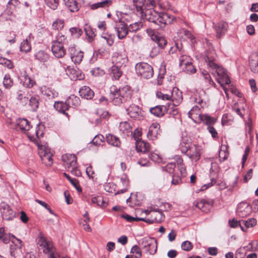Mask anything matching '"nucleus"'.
I'll return each mask as SVG.
<instances>
[{
	"mask_svg": "<svg viewBox=\"0 0 258 258\" xmlns=\"http://www.w3.org/2000/svg\"><path fill=\"white\" fill-rule=\"evenodd\" d=\"M175 166L176 165L175 163H169L164 167V170L169 173H172L174 170Z\"/></svg>",
	"mask_w": 258,
	"mask_h": 258,
	"instance_id": "nucleus-64",
	"label": "nucleus"
},
{
	"mask_svg": "<svg viewBox=\"0 0 258 258\" xmlns=\"http://www.w3.org/2000/svg\"><path fill=\"white\" fill-rule=\"evenodd\" d=\"M81 104V100L79 97L71 95L66 101L55 102L54 104V108L59 112L65 115L68 118L70 117V112L72 108L79 106Z\"/></svg>",
	"mask_w": 258,
	"mask_h": 258,
	"instance_id": "nucleus-3",
	"label": "nucleus"
},
{
	"mask_svg": "<svg viewBox=\"0 0 258 258\" xmlns=\"http://www.w3.org/2000/svg\"><path fill=\"white\" fill-rule=\"evenodd\" d=\"M31 46L30 43L28 42V39L26 38L21 44L20 51L27 53L30 51Z\"/></svg>",
	"mask_w": 258,
	"mask_h": 258,
	"instance_id": "nucleus-47",
	"label": "nucleus"
},
{
	"mask_svg": "<svg viewBox=\"0 0 258 258\" xmlns=\"http://www.w3.org/2000/svg\"><path fill=\"white\" fill-rule=\"evenodd\" d=\"M251 211V206L247 203H240L238 205L236 210L237 215L240 217H245L248 216Z\"/></svg>",
	"mask_w": 258,
	"mask_h": 258,
	"instance_id": "nucleus-16",
	"label": "nucleus"
},
{
	"mask_svg": "<svg viewBox=\"0 0 258 258\" xmlns=\"http://www.w3.org/2000/svg\"><path fill=\"white\" fill-rule=\"evenodd\" d=\"M15 239V241H13V242L15 244V247H16L14 250H12L13 248L11 249V254L14 257L17 256L21 253V248L22 247L23 244L22 241L16 238L14 235L11 234H6L3 236H0V239L5 243H8L11 240V238Z\"/></svg>",
	"mask_w": 258,
	"mask_h": 258,
	"instance_id": "nucleus-8",
	"label": "nucleus"
},
{
	"mask_svg": "<svg viewBox=\"0 0 258 258\" xmlns=\"http://www.w3.org/2000/svg\"><path fill=\"white\" fill-rule=\"evenodd\" d=\"M122 217L124 218L127 222H133L134 221H144L145 220V218H138V217H133L129 215L125 214V215H122Z\"/></svg>",
	"mask_w": 258,
	"mask_h": 258,
	"instance_id": "nucleus-57",
	"label": "nucleus"
},
{
	"mask_svg": "<svg viewBox=\"0 0 258 258\" xmlns=\"http://www.w3.org/2000/svg\"><path fill=\"white\" fill-rule=\"evenodd\" d=\"M136 149L138 152H142L146 153L149 151L150 149V145L148 143L144 141L138 140L136 143Z\"/></svg>",
	"mask_w": 258,
	"mask_h": 258,
	"instance_id": "nucleus-29",
	"label": "nucleus"
},
{
	"mask_svg": "<svg viewBox=\"0 0 258 258\" xmlns=\"http://www.w3.org/2000/svg\"><path fill=\"white\" fill-rule=\"evenodd\" d=\"M180 33L183 34L187 38L190 39L192 43H194L195 37L189 31L183 28L180 30Z\"/></svg>",
	"mask_w": 258,
	"mask_h": 258,
	"instance_id": "nucleus-58",
	"label": "nucleus"
},
{
	"mask_svg": "<svg viewBox=\"0 0 258 258\" xmlns=\"http://www.w3.org/2000/svg\"><path fill=\"white\" fill-rule=\"evenodd\" d=\"M112 3L110 0H105L103 2L94 4L91 5V9L92 10H96L99 8H106L109 7Z\"/></svg>",
	"mask_w": 258,
	"mask_h": 258,
	"instance_id": "nucleus-39",
	"label": "nucleus"
},
{
	"mask_svg": "<svg viewBox=\"0 0 258 258\" xmlns=\"http://www.w3.org/2000/svg\"><path fill=\"white\" fill-rule=\"evenodd\" d=\"M70 31L72 35L75 36L76 37H79L83 33L82 29L77 27L71 28L70 29Z\"/></svg>",
	"mask_w": 258,
	"mask_h": 258,
	"instance_id": "nucleus-61",
	"label": "nucleus"
},
{
	"mask_svg": "<svg viewBox=\"0 0 258 258\" xmlns=\"http://www.w3.org/2000/svg\"><path fill=\"white\" fill-rule=\"evenodd\" d=\"M46 5L50 9L55 10L59 5L58 0H44Z\"/></svg>",
	"mask_w": 258,
	"mask_h": 258,
	"instance_id": "nucleus-50",
	"label": "nucleus"
},
{
	"mask_svg": "<svg viewBox=\"0 0 258 258\" xmlns=\"http://www.w3.org/2000/svg\"><path fill=\"white\" fill-rule=\"evenodd\" d=\"M185 152L187 155L192 160L198 161L200 158L199 149L195 145L189 147L188 146L185 147Z\"/></svg>",
	"mask_w": 258,
	"mask_h": 258,
	"instance_id": "nucleus-17",
	"label": "nucleus"
},
{
	"mask_svg": "<svg viewBox=\"0 0 258 258\" xmlns=\"http://www.w3.org/2000/svg\"><path fill=\"white\" fill-rule=\"evenodd\" d=\"M119 129L120 132L126 135H128L129 133H132V127L127 121L120 122Z\"/></svg>",
	"mask_w": 258,
	"mask_h": 258,
	"instance_id": "nucleus-36",
	"label": "nucleus"
},
{
	"mask_svg": "<svg viewBox=\"0 0 258 258\" xmlns=\"http://www.w3.org/2000/svg\"><path fill=\"white\" fill-rule=\"evenodd\" d=\"M202 75L204 78V79L207 81L209 84L212 86H213L214 87L216 86L215 83L213 82V81L212 80L211 76L210 74L205 72H202Z\"/></svg>",
	"mask_w": 258,
	"mask_h": 258,
	"instance_id": "nucleus-62",
	"label": "nucleus"
},
{
	"mask_svg": "<svg viewBox=\"0 0 258 258\" xmlns=\"http://www.w3.org/2000/svg\"><path fill=\"white\" fill-rule=\"evenodd\" d=\"M96 115L100 117V118L96 119V123H99L101 122V118H107L109 116L108 112L102 109H98L96 111Z\"/></svg>",
	"mask_w": 258,
	"mask_h": 258,
	"instance_id": "nucleus-41",
	"label": "nucleus"
},
{
	"mask_svg": "<svg viewBox=\"0 0 258 258\" xmlns=\"http://www.w3.org/2000/svg\"><path fill=\"white\" fill-rule=\"evenodd\" d=\"M121 67L117 66H113L110 70L109 75L113 80H117L122 75Z\"/></svg>",
	"mask_w": 258,
	"mask_h": 258,
	"instance_id": "nucleus-30",
	"label": "nucleus"
},
{
	"mask_svg": "<svg viewBox=\"0 0 258 258\" xmlns=\"http://www.w3.org/2000/svg\"><path fill=\"white\" fill-rule=\"evenodd\" d=\"M110 99L115 105H119L130 100L132 97V92L128 86L120 89L112 85L110 88Z\"/></svg>",
	"mask_w": 258,
	"mask_h": 258,
	"instance_id": "nucleus-1",
	"label": "nucleus"
},
{
	"mask_svg": "<svg viewBox=\"0 0 258 258\" xmlns=\"http://www.w3.org/2000/svg\"><path fill=\"white\" fill-rule=\"evenodd\" d=\"M207 63L211 69V73L214 76L217 77V81L222 87L227 97H228V89L225 87L224 84L228 85L231 81L226 71L212 60H209Z\"/></svg>",
	"mask_w": 258,
	"mask_h": 258,
	"instance_id": "nucleus-2",
	"label": "nucleus"
},
{
	"mask_svg": "<svg viewBox=\"0 0 258 258\" xmlns=\"http://www.w3.org/2000/svg\"><path fill=\"white\" fill-rule=\"evenodd\" d=\"M170 97V100L176 104H179L182 101V92L176 87L172 89Z\"/></svg>",
	"mask_w": 258,
	"mask_h": 258,
	"instance_id": "nucleus-26",
	"label": "nucleus"
},
{
	"mask_svg": "<svg viewBox=\"0 0 258 258\" xmlns=\"http://www.w3.org/2000/svg\"><path fill=\"white\" fill-rule=\"evenodd\" d=\"M179 66L183 71L187 74L195 73L196 69L192 65L190 58L186 55H182L179 58Z\"/></svg>",
	"mask_w": 258,
	"mask_h": 258,
	"instance_id": "nucleus-12",
	"label": "nucleus"
},
{
	"mask_svg": "<svg viewBox=\"0 0 258 258\" xmlns=\"http://www.w3.org/2000/svg\"><path fill=\"white\" fill-rule=\"evenodd\" d=\"M31 127L29 121L25 118H19L17 120L16 128L24 133L28 131Z\"/></svg>",
	"mask_w": 258,
	"mask_h": 258,
	"instance_id": "nucleus-22",
	"label": "nucleus"
},
{
	"mask_svg": "<svg viewBox=\"0 0 258 258\" xmlns=\"http://www.w3.org/2000/svg\"><path fill=\"white\" fill-rule=\"evenodd\" d=\"M178 104L175 103V102H173L168 103L167 105H164L163 107L165 112L173 115H177L178 112L176 106Z\"/></svg>",
	"mask_w": 258,
	"mask_h": 258,
	"instance_id": "nucleus-32",
	"label": "nucleus"
},
{
	"mask_svg": "<svg viewBox=\"0 0 258 258\" xmlns=\"http://www.w3.org/2000/svg\"><path fill=\"white\" fill-rule=\"evenodd\" d=\"M146 253L154 254L157 249V241L153 238H143L139 242Z\"/></svg>",
	"mask_w": 258,
	"mask_h": 258,
	"instance_id": "nucleus-7",
	"label": "nucleus"
},
{
	"mask_svg": "<svg viewBox=\"0 0 258 258\" xmlns=\"http://www.w3.org/2000/svg\"><path fill=\"white\" fill-rule=\"evenodd\" d=\"M152 39L155 41L158 45L161 48H164V47L166 45L167 42L164 38L160 37L157 35H153L152 36Z\"/></svg>",
	"mask_w": 258,
	"mask_h": 258,
	"instance_id": "nucleus-43",
	"label": "nucleus"
},
{
	"mask_svg": "<svg viewBox=\"0 0 258 258\" xmlns=\"http://www.w3.org/2000/svg\"><path fill=\"white\" fill-rule=\"evenodd\" d=\"M68 52L72 60L75 63H81L84 56L83 51L77 50L74 46H71L68 48Z\"/></svg>",
	"mask_w": 258,
	"mask_h": 258,
	"instance_id": "nucleus-15",
	"label": "nucleus"
},
{
	"mask_svg": "<svg viewBox=\"0 0 258 258\" xmlns=\"http://www.w3.org/2000/svg\"><path fill=\"white\" fill-rule=\"evenodd\" d=\"M106 140L107 143L115 147H119L120 142L119 138L113 135L108 134L106 137Z\"/></svg>",
	"mask_w": 258,
	"mask_h": 258,
	"instance_id": "nucleus-34",
	"label": "nucleus"
},
{
	"mask_svg": "<svg viewBox=\"0 0 258 258\" xmlns=\"http://www.w3.org/2000/svg\"><path fill=\"white\" fill-rule=\"evenodd\" d=\"M163 106L164 105H157L155 107L151 108L150 109V112L156 116H162L165 113V110Z\"/></svg>",
	"mask_w": 258,
	"mask_h": 258,
	"instance_id": "nucleus-35",
	"label": "nucleus"
},
{
	"mask_svg": "<svg viewBox=\"0 0 258 258\" xmlns=\"http://www.w3.org/2000/svg\"><path fill=\"white\" fill-rule=\"evenodd\" d=\"M39 155L42 162L46 166H50L53 163L52 154L49 149L42 145L38 146Z\"/></svg>",
	"mask_w": 258,
	"mask_h": 258,
	"instance_id": "nucleus-11",
	"label": "nucleus"
},
{
	"mask_svg": "<svg viewBox=\"0 0 258 258\" xmlns=\"http://www.w3.org/2000/svg\"><path fill=\"white\" fill-rule=\"evenodd\" d=\"M228 24L225 22H220L215 26V29L216 32V36L220 38L224 35L227 31Z\"/></svg>",
	"mask_w": 258,
	"mask_h": 258,
	"instance_id": "nucleus-25",
	"label": "nucleus"
},
{
	"mask_svg": "<svg viewBox=\"0 0 258 258\" xmlns=\"http://www.w3.org/2000/svg\"><path fill=\"white\" fill-rule=\"evenodd\" d=\"M114 28L117 32V37L119 39L125 38L128 32L127 25L120 20L116 23Z\"/></svg>",
	"mask_w": 258,
	"mask_h": 258,
	"instance_id": "nucleus-14",
	"label": "nucleus"
},
{
	"mask_svg": "<svg viewBox=\"0 0 258 258\" xmlns=\"http://www.w3.org/2000/svg\"><path fill=\"white\" fill-rule=\"evenodd\" d=\"M229 223L231 227L236 228L238 226H240L242 231H246V230L244 229V227L242 226V220L238 221L237 220H235V219H233L232 220H229Z\"/></svg>",
	"mask_w": 258,
	"mask_h": 258,
	"instance_id": "nucleus-51",
	"label": "nucleus"
},
{
	"mask_svg": "<svg viewBox=\"0 0 258 258\" xmlns=\"http://www.w3.org/2000/svg\"><path fill=\"white\" fill-rule=\"evenodd\" d=\"M25 92L20 91L18 93L17 99L22 105H25L28 101V97Z\"/></svg>",
	"mask_w": 258,
	"mask_h": 258,
	"instance_id": "nucleus-45",
	"label": "nucleus"
},
{
	"mask_svg": "<svg viewBox=\"0 0 258 258\" xmlns=\"http://www.w3.org/2000/svg\"><path fill=\"white\" fill-rule=\"evenodd\" d=\"M1 212L3 219L5 220H12L15 217V212L8 205L2 207Z\"/></svg>",
	"mask_w": 258,
	"mask_h": 258,
	"instance_id": "nucleus-19",
	"label": "nucleus"
},
{
	"mask_svg": "<svg viewBox=\"0 0 258 258\" xmlns=\"http://www.w3.org/2000/svg\"><path fill=\"white\" fill-rule=\"evenodd\" d=\"M127 114L131 117L140 119L142 117L141 110L139 107L135 104L131 105L126 109Z\"/></svg>",
	"mask_w": 258,
	"mask_h": 258,
	"instance_id": "nucleus-18",
	"label": "nucleus"
},
{
	"mask_svg": "<svg viewBox=\"0 0 258 258\" xmlns=\"http://www.w3.org/2000/svg\"><path fill=\"white\" fill-rule=\"evenodd\" d=\"M160 125L158 123H153L149 128L147 134L148 138L151 140H154L157 138L160 133Z\"/></svg>",
	"mask_w": 258,
	"mask_h": 258,
	"instance_id": "nucleus-21",
	"label": "nucleus"
},
{
	"mask_svg": "<svg viewBox=\"0 0 258 258\" xmlns=\"http://www.w3.org/2000/svg\"><path fill=\"white\" fill-rule=\"evenodd\" d=\"M213 204V201L212 200L202 199L200 201L197 202L195 206L201 211L207 213L210 211Z\"/></svg>",
	"mask_w": 258,
	"mask_h": 258,
	"instance_id": "nucleus-20",
	"label": "nucleus"
},
{
	"mask_svg": "<svg viewBox=\"0 0 258 258\" xmlns=\"http://www.w3.org/2000/svg\"><path fill=\"white\" fill-rule=\"evenodd\" d=\"M181 248L183 250L190 251L193 247L192 243L189 241H185L181 243Z\"/></svg>",
	"mask_w": 258,
	"mask_h": 258,
	"instance_id": "nucleus-60",
	"label": "nucleus"
},
{
	"mask_svg": "<svg viewBox=\"0 0 258 258\" xmlns=\"http://www.w3.org/2000/svg\"><path fill=\"white\" fill-rule=\"evenodd\" d=\"M219 166L216 162H212L210 168V173L213 176L216 175L218 171Z\"/></svg>",
	"mask_w": 258,
	"mask_h": 258,
	"instance_id": "nucleus-63",
	"label": "nucleus"
},
{
	"mask_svg": "<svg viewBox=\"0 0 258 258\" xmlns=\"http://www.w3.org/2000/svg\"><path fill=\"white\" fill-rule=\"evenodd\" d=\"M36 84L34 80L31 79L30 77L26 75L25 77L24 85L27 88H31L33 87Z\"/></svg>",
	"mask_w": 258,
	"mask_h": 258,
	"instance_id": "nucleus-52",
	"label": "nucleus"
},
{
	"mask_svg": "<svg viewBox=\"0 0 258 258\" xmlns=\"http://www.w3.org/2000/svg\"><path fill=\"white\" fill-rule=\"evenodd\" d=\"M37 244L40 247V249H42L44 253H50L49 258H69L68 257H60L57 253H53L52 242L47 241L41 233L39 235L37 238Z\"/></svg>",
	"mask_w": 258,
	"mask_h": 258,
	"instance_id": "nucleus-6",
	"label": "nucleus"
},
{
	"mask_svg": "<svg viewBox=\"0 0 258 258\" xmlns=\"http://www.w3.org/2000/svg\"><path fill=\"white\" fill-rule=\"evenodd\" d=\"M242 226L244 225L246 228L252 227L256 225V221L253 218H250L246 221L242 220Z\"/></svg>",
	"mask_w": 258,
	"mask_h": 258,
	"instance_id": "nucleus-56",
	"label": "nucleus"
},
{
	"mask_svg": "<svg viewBox=\"0 0 258 258\" xmlns=\"http://www.w3.org/2000/svg\"><path fill=\"white\" fill-rule=\"evenodd\" d=\"M200 120L204 122L208 126L213 124L216 121V120L214 118L206 114L202 115Z\"/></svg>",
	"mask_w": 258,
	"mask_h": 258,
	"instance_id": "nucleus-46",
	"label": "nucleus"
},
{
	"mask_svg": "<svg viewBox=\"0 0 258 258\" xmlns=\"http://www.w3.org/2000/svg\"><path fill=\"white\" fill-rule=\"evenodd\" d=\"M51 51L53 55L57 58H61L66 54L64 46L52 42Z\"/></svg>",
	"mask_w": 258,
	"mask_h": 258,
	"instance_id": "nucleus-23",
	"label": "nucleus"
},
{
	"mask_svg": "<svg viewBox=\"0 0 258 258\" xmlns=\"http://www.w3.org/2000/svg\"><path fill=\"white\" fill-rule=\"evenodd\" d=\"M65 6L71 12H76L79 10L78 3L76 0H63Z\"/></svg>",
	"mask_w": 258,
	"mask_h": 258,
	"instance_id": "nucleus-31",
	"label": "nucleus"
},
{
	"mask_svg": "<svg viewBox=\"0 0 258 258\" xmlns=\"http://www.w3.org/2000/svg\"><path fill=\"white\" fill-rule=\"evenodd\" d=\"M135 69L137 74L146 79L151 78L154 74L152 67L146 62L137 63Z\"/></svg>",
	"mask_w": 258,
	"mask_h": 258,
	"instance_id": "nucleus-9",
	"label": "nucleus"
},
{
	"mask_svg": "<svg viewBox=\"0 0 258 258\" xmlns=\"http://www.w3.org/2000/svg\"><path fill=\"white\" fill-rule=\"evenodd\" d=\"M174 18L169 14L166 13H159L157 20L156 22V25L160 28L164 27L165 25L171 24Z\"/></svg>",
	"mask_w": 258,
	"mask_h": 258,
	"instance_id": "nucleus-13",
	"label": "nucleus"
},
{
	"mask_svg": "<svg viewBox=\"0 0 258 258\" xmlns=\"http://www.w3.org/2000/svg\"><path fill=\"white\" fill-rule=\"evenodd\" d=\"M35 57L40 61L45 62L48 59L49 55L44 51L40 50L35 54Z\"/></svg>",
	"mask_w": 258,
	"mask_h": 258,
	"instance_id": "nucleus-44",
	"label": "nucleus"
},
{
	"mask_svg": "<svg viewBox=\"0 0 258 258\" xmlns=\"http://www.w3.org/2000/svg\"><path fill=\"white\" fill-rule=\"evenodd\" d=\"M29 101V105L31 106V109L33 111H35L38 108L39 102V97L33 96L30 99H28Z\"/></svg>",
	"mask_w": 258,
	"mask_h": 258,
	"instance_id": "nucleus-42",
	"label": "nucleus"
},
{
	"mask_svg": "<svg viewBox=\"0 0 258 258\" xmlns=\"http://www.w3.org/2000/svg\"><path fill=\"white\" fill-rule=\"evenodd\" d=\"M80 95L86 99H91L94 96V91L88 86H84L79 90Z\"/></svg>",
	"mask_w": 258,
	"mask_h": 258,
	"instance_id": "nucleus-27",
	"label": "nucleus"
},
{
	"mask_svg": "<svg viewBox=\"0 0 258 258\" xmlns=\"http://www.w3.org/2000/svg\"><path fill=\"white\" fill-rule=\"evenodd\" d=\"M144 212L146 215H150L151 216L150 219H145V220L144 221L148 223H161L164 217L162 210L158 209L152 208L151 210H145Z\"/></svg>",
	"mask_w": 258,
	"mask_h": 258,
	"instance_id": "nucleus-10",
	"label": "nucleus"
},
{
	"mask_svg": "<svg viewBox=\"0 0 258 258\" xmlns=\"http://www.w3.org/2000/svg\"><path fill=\"white\" fill-rule=\"evenodd\" d=\"M131 252L136 253V255L134 256L135 258H141L142 256L141 250L138 245L134 246L131 249Z\"/></svg>",
	"mask_w": 258,
	"mask_h": 258,
	"instance_id": "nucleus-59",
	"label": "nucleus"
},
{
	"mask_svg": "<svg viewBox=\"0 0 258 258\" xmlns=\"http://www.w3.org/2000/svg\"><path fill=\"white\" fill-rule=\"evenodd\" d=\"M189 117L192 120L196 122L198 119H200L202 114H201L200 108L198 106H194L188 112Z\"/></svg>",
	"mask_w": 258,
	"mask_h": 258,
	"instance_id": "nucleus-28",
	"label": "nucleus"
},
{
	"mask_svg": "<svg viewBox=\"0 0 258 258\" xmlns=\"http://www.w3.org/2000/svg\"><path fill=\"white\" fill-rule=\"evenodd\" d=\"M68 42L66 36L61 33H58L56 36V39L52 41V43L64 46Z\"/></svg>",
	"mask_w": 258,
	"mask_h": 258,
	"instance_id": "nucleus-40",
	"label": "nucleus"
},
{
	"mask_svg": "<svg viewBox=\"0 0 258 258\" xmlns=\"http://www.w3.org/2000/svg\"><path fill=\"white\" fill-rule=\"evenodd\" d=\"M228 147L225 145H222L219 153V157L220 162L226 160L229 156L228 151Z\"/></svg>",
	"mask_w": 258,
	"mask_h": 258,
	"instance_id": "nucleus-33",
	"label": "nucleus"
},
{
	"mask_svg": "<svg viewBox=\"0 0 258 258\" xmlns=\"http://www.w3.org/2000/svg\"><path fill=\"white\" fill-rule=\"evenodd\" d=\"M3 85L6 88H10L13 85V80L11 78L10 75H6L3 81Z\"/></svg>",
	"mask_w": 258,
	"mask_h": 258,
	"instance_id": "nucleus-49",
	"label": "nucleus"
},
{
	"mask_svg": "<svg viewBox=\"0 0 258 258\" xmlns=\"http://www.w3.org/2000/svg\"><path fill=\"white\" fill-rule=\"evenodd\" d=\"M62 160L65 163L68 171L76 176H81V172L78 168L77 157L74 154H66L62 156Z\"/></svg>",
	"mask_w": 258,
	"mask_h": 258,
	"instance_id": "nucleus-5",
	"label": "nucleus"
},
{
	"mask_svg": "<svg viewBox=\"0 0 258 258\" xmlns=\"http://www.w3.org/2000/svg\"><path fill=\"white\" fill-rule=\"evenodd\" d=\"M42 94L48 97L49 99L53 98L54 97V94L52 90L50 88H47L45 86L42 87L41 88Z\"/></svg>",
	"mask_w": 258,
	"mask_h": 258,
	"instance_id": "nucleus-48",
	"label": "nucleus"
},
{
	"mask_svg": "<svg viewBox=\"0 0 258 258\" xmlns=\"http://www.w3.org/2000/svg\"><path fill=\"white\" fill-rule=\"evenodd\" d=\"M113 58V61H115V66H117L120 67H121L123 64L125 66L127 61V57L125 56L121 55L118 54L116 56H114Z\"/></svg>",
	"mask_w": 258,
	"mask_h": 258,
	"instance_id": "nucleus-38",
	"label": "nucleus"
},
{
	"mask_svg": "<svg viewBox=\"0 0 258 258\" xmlns=\"http://www.w3.org/2000/svg\"><path fill=\"white\" fill-rule=\"evenodd\" d=\"M84 30L86 35L88 37L89 39H93V38L96 36L95 31L90 26H86L84 29Z\"/></svg>",
	"mask_w": 258,
	"mask_h": 258,
	"instance_id": "nucleus-53",
	"label": "nucleus"
},
{
	"mask_svg": "<svg viewBox=\"0 0 258 258\" xmlns=\"http://www.w3.org/2000/svg\"><path fill=\"white\" fill-rule=\"evenodd\" d=\"M142 27V24L141 22H135L131 24L128 27V32H136Z\"/></svg>",
	"mask_w": 258,
	"mask_h": 258,
	"instance_id": "nucleus-55",
	"label": "nucleus"
},
{
	"mask_svg": "<svg viewBox=\"0 0 258 258\" xmlns=\"http://www.w3.org/2000/svg\"><path fill=\"white\" fill-rule=\"evenodd\" d=\"M143 6L135 3V7L136 11L140 15V17L147 21L156 24L157 20V17H158L159 13L156 12L154 10V8H150V7H147L145 9V7H142Z\"/></svg>",
	"mask_w": 258,
	"mask_h": 258,
	"instance_id": "nucleus-4",
	"label": "nucleus"
},
{
	"mask_svg": "<svg viewBox=\"0 0 258 258\" xmlns=\"http://www.w3.org/2000/svg\"><path fill=\"white\" fill-rule=\"evenodd\" d=\"M104 140V137L101 135H96L92 140L91 143L95 146L101 145Z\"/></svg>",
	"mask_w": 258,
	"mask_h": 258,
	"instance_id": "nucleus-54",
	"label": "nucleus"
},
{
	"mask_svg": "<svg viewBox=\"0 0 258 258\" xmlns=\"http://www.w3.org/2000/svg\"><path fill=\"white\" fill-rule=\"evenodd\" d=\"M133 2L135 6V3H138V4L141 3V5H143L142 6V7H145V9H146L147 7L154 8L156 6L155 2L154 0H133Z\"/></svg>",
	"mask_w": 258,
	"mask_h": 258,
	"instance_id": "nucleus-37",
	"label": "nucleus"
},
{
	"mask_svg": "<svg viewBox=\"0 0 258 258\" xmlns=\"http://www.w3.org/2000/svg\"><path fill=\"white\" fill-rule=\"evenodd\" d=\"M249 66L253 73H258V54L257 53H253L250 55Z\"/></svg>",
	"mask_w": 258,
	"mask_h": 258,
	"instance_id": "nucleus-24",
	"label": "nucleus"
}]
</instances>
